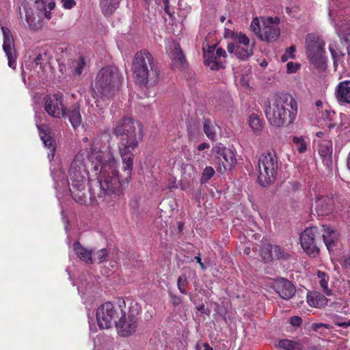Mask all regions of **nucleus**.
Returning <instances> with one entry per match:
<instances>
[{
  "instance_id": "f257e3e1",
  "label": "nucleus",
  "mask_w": 350,
  "mask_h": 350,
  "mask_svg": "<svg viewBox=\"0 0 350 350\" xmlns=\"http://www.w3.org/2000/svg\"><path fill=\"white\" fill-rule=\"evenodd\" d=\"M114 133L120 138L118 150L126 174L124 179L119 176L118 162L111 150H100L98 146V139L90 142L89 139L85 137L83 138L84 148L73 159L66 180L63 178V172L60 168L57 172L51 170L57 197L59 193L66 191L68 188L77 202L85 204L88 200L85 190L88 181L91 183L90 198L97 203L106 202L110 204L123 194L131 178L133 151L142 139V131L137 122L124 118L114 129Z\"/></svg>"
},
{
  "instance_id": "f03ea898",
  "label": "nucleus",
  "mask_w": 350,
  "mask_h": 350,
  "mask_svg": "<svg viewBox=\"0 0 350 350\" xmlns=\"http://www.w3.org/2000/svg\"><path fill=\"white\" fill-rule=\"evenodd\" d=\"M297 103L287 94H276L266 110L267 118L271 125L281 127L291 124L297 114Z\"/></svg>"
},
{
  "instance_id": "7ed1b4c3",
  "label": "nucleus",
  "mask_w": 350,
  "mask_h": 350,
  "mask_svg": "<svg viewBox=\"0 0 350 350\" xmlns=\"http://www.w3.org/2000/svg\"><path fill=\"white\" fill-rule=\"evenodd\" d=\"M132 71L135 81L141 86L154 85L159 81V71L154 66L153 57L148 51L135 54Z\"/></svg>"
},
{
  "instance_id": "20e7f679",
  "label": "nucleus",
  "mask_w": 350,
  "mask_h": 350,
  "mask_svg": "<svg viewBox=\"0 0 350 350\" xmlns=\"http://www.w3.org/2000/svg\"><path fill=\"white\" fill-rule=\"evenodd\" d=\"M25 20L31 29H38L42 27L43 19L51 18V11L55 8L54 1L46 4L43 0H24L22 3Z\"/></svg>"
},
{
  "instance_id": "39448f33",
  "label": "nucleus",
  "mask_w": 350,
  "mask_h": 350,
  "mask_svg": "<svg viewBox=\"0 0 350 350\" xmlns=\"http://www.w3.org/2000/svg\"><path fill=\"white\" fill-rule=\"evenodd\" d=\"M120 77L116 67L108 66L102 68L98 73L94 85V91L100 99L109 98L118 90Z\"/></svg>"
},
{
  "instance_id": "423d86ee",
  "label": "nucleus",
  "mask_w": 350,
  "mask_h": 350,
  "mask_svg": "<svg viewBox=\"0 0 350 350\" xmlns=\"http://www.w3.org/2000/svg\"><path fill=\"white\" fill-rule=\"evenodd\" d=\"M224 37L231 40L227 46L228 52L231 55L241 60H246L253 55L254 44L245 33L225 27Z\"/></svg>"
},
{
  "instance_id": "0eeeda50",
  "label": "nucleus",
  "mask_w": 350,
  "mask_h": 350,
  "mask_svg": "<svg viewBox=\"0 0 350 350\" xmlns=\"http://www.w3.org/2000/svg\"><path fill=\"white\" fill-rule=\"evenodd\" d=\"M280 20L278 17L254 18L251 23V29L262 41L273 42L280 35L279 27Z\"/></svg>"
},
{
  "instance_id": "6e6552de",
  "label": "nucleus",
  "mask_w": 350,
  "mask_h": 350,
  "mask_svg": "<svg viewBox=\"0 0 350 350\" xmlns=\"http://www.w3.org/2000/svg\"><path fill=\"white\" fill-rule=\"evenodd\" d=\"M278 168V161L273 152L262 154L258 159L259 174L258 180L262 187H267L275 179Z\"/></svg>"
},
{
  "instance_id": "1a4fd4ad",
  "label": "nucleus",
  "mask_w": 350,
  "mask_h": 350,
  "mask_svg": "<svg viewBox=\"0 0 350 350\" xmlns=\"http://www.w3.org/2000/svg\"><path fill=\"white\" fill-rule=\"evenodd\" d=\"M329 16L340 43L347 45V52L350 55V16L345 17L343 11L334 9L329 10Z\"/></svg>"
},
{
  "instance_id": "9d476101",
  "label": "nucleus",
  "mask_w": 350,
  "mask_h": 350,
  "mask_svg": "<svg viewBox=\"0 0 350 350\" xmlns=\"http://www.w3.org/2000/svg\"><path fill=\"white\" fill-rule=\"evenodd\" d=\"M122 314V308L120 305L107 301L102 304L96 310V317L100 328L108 329Z\"/></svg>"
},
{
  "instance_id": "9b49d317",
  "label": "nucleus",
  "mask_w": 350,
  "mask_h": 350,
  "mask_svg": "<svg viewBox=\"0 0 350 350\" xmlns=\"http://www.w3.org/2000/svg\"><path fill=\"white\" fill-rule=\"evenodd\" d=\"M305 48L306 56L312 64L317 66L323 62L325 42L319 36L308 33L306 37Z\"/></svg>"
},
{
  "instance_id": "f8f14e48",
  "label": "nucleus",
  "mask_w": 350,
  "mask_h": 350,
  "mask_svg": "<svg viewBox=\"0 0 350 350\" xmlns=\"http://www.w3.org/2000/svg\"><path fill=\"white\" fill-rule=\"evenodd\" d=\"M319 240H320V230L315 226L306 228L300 235L301 247L310 257L315 258L319 253L317 245Z\"/></svg>"
},
{
  "instance_id": "ddd939ff",
  "label": "nucleus",
  "mask_w": 350,
  "mask_h": 350,
  "mask_svg": "<svg viewBox=\"0 0 350 350\" xmlns=\"http://www.w3.org/2000/svg\"><path fill=\"white\" fill-rule=\"evenodd\" d=\"M215 154L217 162L219 165V171L224 173L226 170H230L237 163V158L234 152L221 144H216L212 149Z\"/></svg>"
},
{
  "instance_id": "4468645a",
  "label": "nucleus",
  "mask_w": 350,
  "mask_h": 350,
  "mask_svg": "<svg viewBox=\"0 0 350 350\" xmlns=\"http://www.w3.org/2000/svg\"><path fill=\"white\" fill-rule=\"evenodd\" d=\"M204 62L206 66L210 67L211 70H219L224 67L223 62L219 59L220 57H226V51L221 48H216L215 45L208 46L207 48L204 46Z\"/></svg>"
},
{
  "instance_id": "2eb2a0df",
  "label": "nucleus",
  "mask_w": 350,
  "mask_h": 350,
  "mask_svg": "<svg viewBox=\"0 0 350 350\" xmlns=\"http://www.w3.org/2000/svg\"><path fill=\"white\" fill-rule=\"evenodd\" d=\"M44 109L51 116L59 118L66 115L63 105V96L60 94L47 95L44 97Z\"/></svg>"
},
{
  "instance_id": "dca6fc26",
  "label": "nucleus",
  "mask_w": 350,
  "mask_h": 350,
  "mask_svg": "<svg viewBox=\"0 0 350 350\" xmlns=\"http://www.w3.org/2000/svg\"><path fill=\"white\" fill-rule=\"evenodd\" d=\"M269 286L280 297L285 300H289L295 294L296 288L294 284L284 278L271 280Z\"/></svg>"
},
{
  "instance_id": "f3484780",
  "label": "nucleus",
  "mask_w": 350,
  "mask_h": 350,
  "mask_svg": "<svg viewBox=\"0 0 350 350\" xmlns=\"http://www.w3.org/2000/svg\"><path fill=\"white\" fill-rule=\"evenodd\" d=\"M118 321H116L115 325L118 334L122 337H126L136 331L137 326V319L133 315L126 316L122 311Z\"/></svg>"
},
{
  "instance_id": "a211bd4d",
  "label": "nucleus",
  "mask_w": 350,
  "mask_h": 350,
  "mask_svg": "<svg viewBox=\"0 0 350 350\" xmlns=\"http://www.w3.org/2000/svg\"><path fill=\"white\" fill-rule=\"evenodd\" d=\"M1 30L3 36V49L8 57L9 67L14 69L16 66V54L13 37L8 28L1 27Z\"/></svg>"
},
{
  "instance_id": "6ab92c4d",
  "label": "nucleus",
  "mask_w": 350,
  "mask_h": 350,
  "mask_svg": "<svg viewBox=\"0 0 350 350\" xmlns=\"http://www.w3.org/2000/svg\"><path fill=\"white\" fill-rule=\"evenodd\" d=\"M36 126L44 146L48 148L49 150L48 152V158L51 161L53 159L55 156L56 150L55 142L54 139L50 136L49 127L46 125H39L38 123H36Z\"/></svg>"
},
{
  "instance_id": "aec40b11",
  "label": "nucleus",
  "mask_w": 350,
  "mask_h": 350,
  "mask_svg": "<svg viewBox=\"0 0 350 350\" xmlns=\"http://www.w3.org/2000/svg\"><path fill=\"white\" fill-rule=\"evenodd\" d=\"M167 53L172 59L173 64L177 68H183L186 63L180 45L174 42H169L166 46Z\"/></svg>"
},
{
  "instance_id": "412c9836",
  "label": "nucleus",
  "mask_w": 350,
  "mask_h": 350,
  "mask_svg": "<svg viewBox=\"0 0 350 350\" xmlns=\"http://www.w3.org/2000/svg\"><path fill=\"white\" fill-rule=\"evenodd\" d=\"M320 230V237H322L323 241L329 251L333 250L338 240V233L333 228L327 226H322Z\"/></svg>"
},
{
  "instance_id": "4be33fe9",
  "label": "nucleus",
  "mask_w": 350,
  "mask_h": 350,
  "mask_svg": "<svg viewBox=\"0 0 350 350\" xmlns=\"http://www.w3.org/2000/svg\"><path fill=\"white\" fill-rule=\"evenodd\" d=\"M315 209L319 215H328L332 213L334 209L333 199L327 196L317 197L316 198Z\"/></svg>"
},
{
  "instance_id": "5701e85b",
  "label": "nucleus",
  "mask_w": 350,
  "mask_h": 350,
  "mask_svg": "<svg viewBox=\"0 0 350 350\" xmlns=\"http://www.w3.org/2000/svg\"><path fill=\"white\" fill-rule=\"evenodd\" d=\"M85 65L86 63L85 59L82 57H79L74 59H70L66 71L68 75L70 76L79 77L85 68Z\"/></svg>"
},
{
  "instance_id": "b1692460",
  "label": "nucleus",
  "mask_w": 350,
  "mask_h": 350,
  "mask_svg": "<svg viewBox=\"0 0 350 350\" xmlns=\"http://www.w3.org/2000/svg\"><path fill=\"white\" fill-rule=\"evenodd\" d=\"M336 97L339 103H350V81H343L338 84Z\"/></svg>"
},
{
  "instance_id": "393cba45",
  "label": "nucleus",
  "mask_w": 350,
  "mask_h": 350,
  "mask_svg": "<svg viewBox=\"0 0 350 350\" xmlns=\"http://www.w3.org/2000/svg\"><path fill=\"white\" fill-rule=\"evenodd\" d=\"M328 299L322 294L318 292H312L308 295L307 302L315 308H321L327 304Z\"/></svg>"
},
{
  "instance_id": "a878e982",
  "label": "nucleus",
  "mask_w": 350,
  "mask_h": 350,
  "mask_svg": "<svg viewBox=\"0 0 350 350\" xmlns=\"http://www.w3.org/2000/svg\"><path fill=\"white\" fill-rule=\"evenodd\" d=\"M319 153L323 159V162L331 163L332 155V142L330 140L322 141L319 146Z\"/></svg>"
},
{
  "instance_id": "bb28decb",
  "label": "nucleus",
  "mask_w": 350,
  "mask_h": 350,
  "mask_svg": "<svg viewBox=\"0 0 350 350\" xmlns=\"http://www.w3.org/2000/svg\"><path fill=\"white\" fill-rule=\"evenodd\" d=\"M74 251L81 260L86 263L93 262V259L92 258V250L84 247L79 243V242H76L74 244Z\"/></svg>"
},
{
  "instance_id": "cd10ccee",
  "label": "nucleus",
  "mask_w": 350,
  "mask_h": 350,
  "mask_svg": "<svg viewBox=\"0 0 350 350\" xmlns=\"http://www.w3.org/2000/svg\"><path fill=\"white\" fill-rule=\"evenodd\" d=\"M120 0H100L101 11L105 16H109L118 8Z\"/></svg>"
},
{
  "instance_id": "c85d7f7f",
  "label": "nucleus",
  "mask_w": 350,
  "mask_h": 350,
  "mask_svg": "<svg viewBox=\"0 0 350 350\" xmlns=\"http://www.w3.org/2000/svg\"><path fill=\"white\" fill-rule=\"evenodd\" d=\"M308 142L303 136H293L292 138V146L299 153H304L308 148Z\"/></svg>"
},
{
  "instance_id": "c756f323",
  "label": "nucleus",
  "mask_w": 350,
  "mask_h": 350,
  "mask_svg": "<svg viewBox=\"0 0 350 350\" xmlns=\"http://www.w3.org/2000/svg\"><path fill=\"white\" fill-rule=\"evenodd\" d=\"M77 289L79 293L81 294V298L83 299V304L85 305V307L88 310H90L92 308V304L94 301V297H91L90 300L85 297V294L89 293L90 287H88L87 285L84 286L83 282H81L78 286Z\"/></svg>"
},
{
  "instance_id": "7c9ffc66",
  "label": "nucleus",
  "mask_w": 350,
  "mask_h": 350,
  "mask_svg": "<svg viewBox=\"0 0 350 350\" xmlns=\"http://www.w3.org/2000/svg\"><path fill=\"white\" fill-rule=\"evenodd\" d=\"M68 116V120L74 129L78 128L81 124V116L78 107H74L72 110L66 113L65 116Z\"/></svg>"
},
{
  "instance_id": "2f4dec72",
  "label": "nucleus",
  "mask_w": 350,
  "mask_h": 350,
  "mask_svg": "<svg viewBox=\"0 0 350 350\" xmlns=\"http://www.w3.org/2000/svg\"><path fill=\"white\" fill-rule=\"evenodd\" d=\"M278 346L284 350H301V345L299 342L288 339L279 340Z\"/></svg>"
},
{
  "instance_id": "473e14b6",
  "label": "nucleus",
  "mask_w": 350,
  "mask_h": 350,
  "mask_svg": "<svg viewBox=\"0 0 350 350\" xmlns=\"http://www.w3.org/2000/svg\"><path fill=\"white\" fill-rule=\"evenodd\" d=\"M204 131L208 139L215 141L216 139V126L211 120L204 122Z\"/></svg>"
},
{
  "instance_id": "72a5a7b5",
  "label": "nucleus",
  "mask_w": 350,
  "mask_h": 350,
  "mask_svg": "<svg viewBox=\"0 0 350 350\" xmlns=\"http://www.w3.org/2000/svg\"><path fill=\"white\" fill-rule=\"evenodd\" d=\"M317 276L319 278V284L321 287L322 288L323 292L327 295H332V291L329 289L328 288V280L329 277L326 275V274L321 271H319L317 273Z\"/></svg>"
},
{
  "instance_id": "f704fd0d",
  "label": "nucleus",
  "mask_w": 350,
  "mask_h": 350,
  "mask_svg": "<svg viewBox=\"0 0 350 350\" xmlns=\"http://www.w3.org/2000/svg\"><path fill=\"white\" fill-rule=\"evenodd\" d=\"M249 125L254 131H259L262 129L261 121L256 114H252L250 116Z\"/></svg>"
},
{
  "instance_id": "c9c22d12",
  "label": "nucleus",
  "mask_w": 350,
  "mask_h": 350,
  "mask_svg": "<svg viewBox=\"0 0 350 350\" xmlns=\"http://www.w3.org/2000/svg\"><path fill=\"white\" fill-rule=\"evenodd\" d=\"M215 174L214 169L211 166H206L202 172L200 182L202 184L207 183Z\"/></svg>"
},
{
  "instance_id": "e433bc0d",
  "label": "nucleus",
  "mask_w": 350,
  "mask_h": 350,
  "mask_svg": "<svg viewBox=\"0 0 350 350\" xmlns=\"http://www.w3.org/2000/svg\"><path fill=\"white\" fill-rule=\"evenodd\" d=\"M49 59L50 55L47 54L45 51H43L37 55L34 61L36 65H40V66H42L44 63H47Z\"/></svg>"
},
{
  "instance_id": "4c0bfd02",
  "label": "nucleus",
  "mask_w": 350,
  "mask_h": 350,
  "mask_svg": "<svg viewBox=\"0 0 350 350\" xmlns=\"http://www.w3.org/2000/svg\"><path fill=\"white\" fill-rule=\"evenodd\" d=\"M333 322L335 325L342 327H348L350 326V320H344L340 316H335L333 318Z\"/></svg>"
},
{
  "instance_id": "58836bf2",
  "label": "nucleus",
  "mask_w": 350,
  "mask_h": 350,
  "mask_svg": "<svg viewBox=\"0 0 350 350\" xmlns=\"http://www.w3.org/2000/svg\"><path fill=\"white\" fill-rule=\"evenodd\" d=\"M187 283V279L185 275H180L178 278L177 281V286L180 292L183 294H186L187 292L185 289L184 288V286L186 285Z\"/></svg>"
},
{
  "instance_id": "ea45409f",
  "label": "nucleus",
  "mask_w": 350,
  "mask_h": 350,
  "mask_svg": "<svg viewBox=\"0 0 350 350\" xmlns=\"http://www.w3.org/2000/svg\"><path fill=\"white\" fill-rule=\"evenodd\" d=\"M107 256V250L101 249V250H98L96 253V257L98 258V262L99 263L103 262L105 260Z\"/></svg>"
},
{
  "instance_id": "a19ab883",
  "label": "nucleus",
  "mask_w": 350,
  "mask_h": 350,
  "mask_svg": "<svg viewBox=\"0 0 350 350\" xmlns=\"http://www.w3.org/2000/svg\"><path fill=\"white\" fill-rule=\"evenodd\" d=\"M170 297L171 302L174 306H178L182 303V299L180 297L176 296L172 293H170Z\"/></svg>"
},
{
  "instance_id": "79ce46f5",
  "label": "nucleus",
  "mask_w": 350,
  "mask_h": 350,
  "mask_svg": "<svg viewBox=\"0 0 350 350\" xmlns=\"http://www.w3.org/2000/svg\"><path fill=\"white\" fill-rule=\"evenodd\" d=\"M290 323L293 326L299 327L302 323V319L298 316H294L291 318Z\"/></svg>"
},
{
  "instance_id": "37998d69",
  "label": "nucleus",
  "mask_w": 350,
  "mask_h": 350,
  "mask_svg": "<svg viewBox=\"0 0 350 350\" xmlns=\"http://www.w3.org/2000/svg\"><path fill=\"white\" fill-rule=\"evenodd\" d=\"M62 2L63 7L68 10L72 8L76 5L75 0H62Z\"/></svg>"
},
{
  "instance_id": "c03bdc74",
  "label": "nucleus",
  "mask_w": 350,
  "mask_h": 350,
  "mask_svg": "<svg viewBox=\"0 0 350 350\" xmlns=\"http://www.w3.org/2000/svg\"><path fill=\"white\" fill-rule=\"evenodd\" d=\"M286 68L288 73H293L297 70L299 66L295 64L293 62H290L287 63Z\"/></svg>"
},
{
  "instance_id": "a18cd8bd",
  "label": "nucleus",
  "mask_w": 350,
  "mask_h": 350,
  "mask_svg": "<svg viewBox=\"0 0 350 350\" xmlns=\"http://www.w3.org/2000/svg\"><path fill=\"white\" fill-rule=\"evenodd\" d=\"M329 50L330 51V53L332 55V59L334 62V63L336 62L337 60V57H338V53L336 50V46L334 44H329Z\"/></svg>"
},
{
  "instance_id": "49530a36",
  "label": "nucleus",
  "mask_w": 350,
  "mask_h": 350,
  "mask_svg": "<svg viewBox=\"0 0 350 350\" xmlns=\"http://www.w3.org/2000/svg\"><path fill=\"white\" fill-rule=\"evenodd\" d=\"M295 52V46H291L288 49L286 50V53L290 57V59H294L295 55L294 53Z\"/></svg>"
},
{
  "instance_id": "de8ad7c7",
  "label": "nucleus",
  "mask_w": 350,
  "mask_h": 350,
  "mask_svg": "<svg viewBox=\"0 0 350 350\" xmlns=\"http://www.w3.org/2000/svg\"><path fill=\"white\" fill-rule=\"evenodd\" d=\"M208 148H209V144L206 142H203L199 144L198 149V150L201 151Z\"/></svg>"
},
{
  "instance_id": "09e8293b",
  "label": "nucleus",
  "mask_w": 350,
  "mask_h": 350,
  "mask_svg": "<svg viewBox=\"0 0 350 350\" xmlns=\"http://www.w3.org/2000/svg\"><path fill=\"white\" fill-rule=\"evenodd\" d=\"M195 259L196 260L197 262L200 265V267L202 269H205V266H204V263L201 260L200 256L198 255V256H196Z\"/></svg>"
},
{
  "instance_id": "8fccbe9b",
  "label": "nucleus",
  "mask_w": 350,
  "mask_h": 350,
  "mask_svg": "<svg viewBox=\"0 0 350 350\" xmlns=\"http://www.w3.org/2000/svg\"><path fill=\"white\" fill-rule=\"evenodd\" d=\"M164 4H165V11L166 13H167L168 14H170V12H169V1L168 0H165L164 1Z\"/></svg>"
},
{
  "instance_id": "3c124183",
  "label": "nucleus",
  "mask_w": 350,
  "mask_h": 350,
  "mask_svg": "<svg viewBox=\"0 0 350 350\" xmlns=\"http://www.w3.org/2000/svg\"><path fill=\"white\" fill-rule=\"evenodd\" d=\"M262 258H263V259H264L265 260L268 261V260H271V255L269 254V252H268V253H266V254H265V256H262Z\"/></svg>"
},
{
  "instance_id": "603ef678",
  "label": "nucleus",
  "mask_w": 350,
  "mask_h": 350,
  "mask_svg": "<svg viewBox=\"0 0 350 350\" xmlns=\"http://www.w3.org/2000/svg\"><path fill=\"white\" fill-rule=\"evenodd\" d=\"M204 350H213V348L207 343H204L202 345Z\"/></svg>"
},
{
  "instance_id": "864d4df0",
  "label": "nucleus",
  "mask_w": 350,
  "mask_h": 350,
  "mask_svg": "<svg viewBox=\"0 0 350 350\" xmlns=\"http://www.w3.org/2000/svg\"><path fill=\"white\" fill-rule=\"evenodd\" d=\"M288 59H290V57L286 53L282 56V62H286Z\"/></svg>"
},
{
  "instance_id": "5fc2aeb1",
  "label": "nucleus",
  "mask_w": 350,
  "mask_h": 350,
  "mask_svg": "<svg viewBox=\"0 0 350 350\" xmlns=\"http://www.w3.org/2000/svg\"><path fill=\"white\" fill-rule=\"evenodd\" d=\"M271 250H273L275 252L280 251V248L278 245L271 246Z\"/></svg>"
},
{
  "instance_id": "6e6d98bb",
  "label": "nucleus",
  "mask_w": 350,
  "mask_h": 350,
  "mask_svg": "<svg viewBox=\"0 0 350 350\" xmlns=\"http://www.w3.org/2000/svg\"><path fill=\"white\" fill-rule=\"evenodd\" d=\"M110 265L113 269H115L118 267V262L116 261H111Z\"/></svg>"
},
{
  "instance_id": "4d7b16f0",
  "label": "nucleus",
  "mask_w": 350,
  "mask_h": 350,
  "mask_svg": "<svg viewBox=\"0 0 350 350\" xmlns=\"http://www.w3.org/2000/svg\"><path fill=\"white\" fill-rule=\"evenodd\" d=\"M89 324H90V334H92L93 332H96V329L95 327L91 324L90 322H89Z\"/></svg>"
},
{
  "instance_id": "13d9d810",
  "label": "nucleus",
  "mask_w": 350,
  "mask_h": 350,
  "mask_svg": "<svg viewBox=\"0 0 350 350\" xmlns=\"http://www.w3.org/2000/svg\"><path fill=\"white\" fill-rule=\"evenodd\" d=\"M323 105V103L321 100H319L316 102V106L318 107H321Z\"/></svg>"
},
{
  "instance_id": "bf43d9fd",
  "label": "nucleus",
  "mask_w": 350,
  "mask_h": 350,
  "mask_svg": "<svg viewBox=\"0 0 350 350\" xmlns=\"http://www.w3.org/2000/svg\"><path fill=\"white\" fill-rule=\"evenodd\" d=\"M63 221H64V224H65V229H66V230H67V228H68V226H67V224H68V220H67V219H66L64 217H63Z\"/></svg>"
},
{
  "instance_id": "052dcab7",
  "label": "nucleus",
  "mask_w": 350,
  "mask_h": 350,
  "mask_svg": "<svg viewBox=\"0 0 350 350\" xmlns=\"http://www.w3.org/2000/svg\"><path fill=\"white\" fill-rule=\"evenodd\" d=\"M316 135L318 136L319 137H321L323 135V132H318V133H316Z\"/></svg>"
},
{
  "instance_id": "680f3d73",
  "label": "nucleus",
  "mask_w": 350,
  "mask_h": 350,
  "mask_svg": "<svg viewBox=\"0 0 350 350\" xmlns=\"http://www.w3.org/2000/svg\"><path fill=\"white\" fill-rule=\"evenodd\" d=\"M327 327V326L325 324H322V323H320L319 325H317V327Z\"/></svg>"
},
{
  "instance_id": "e2e57ef3",
  "label": "nucleus",
  "mask_w": 350,
  "mask_h": 350,
  "mask_svg": "<svg viewBox=\"0 0 350 350\" xmlns=\"http://www.w3.org/2000/svg\"><path fill=\"white\" fill-rule=\"evenodd\" d=\"M219 20L221 22L224 23L226 20V18L224 16H221Z\"/></svg>"
},
{
  "instance_id": "0e129e2a",
  "label": "nucleus",
  "mask_w": 350,
  "mask_h": 350,
  "mask_svg": "<svg viewBox=\"0 0 350 350\" xmlns=\"http://www.w3.org/2000/svg\"><path fill=\"white\" fill-rule=\"evenodd\" d=\"M19 15H20V17L22 18L23 16V13H22V10H21V8L19 9Z\"/></svg>"
},
{
  "instance_id": "69168bd1",
  "label": "nucleus",
  "mask_w": 350,
  "mask_h": 350,
  "mask_svg": "<svg viewBox=\"0 0 350 350\" xmlns=\"http://www.w3.org/2000/svg\"><path fill=\"white\" fill-rule=\"evenodd\" d=\"M204 305H202L200 306L199 308H198V310H202V309H204Z\"/></svg>"
},
{
  "instance_id": "338daca9",
  "label": "nucleus",
  "mask_w": 350,
  "mask_h": 350,
  "mask_svg": "<svg viewBox=\"0 0 350 350\" xmlns=\"http://www.w3.org/2000/svg\"><path fill=\"white\" fill-rule=\"evenodd\" d=\"M283 256H284V255L282 253H280V254L277 255L278 258H281V257H283Z\"/></svg>"
},
{
  "instance_id": "774afa93",
  "label": "nucleus",
  "mask_w": 350,
  "mask_h": 350,
  "mask_svg": "<svg viewBox=\"0 0 350 350\" xmlns=\"http://www.w3.org/2000/svg\"><path fill=\"white\" fill-rule=\"evenodd\" d=\"M96 340H95V339H94V349L96 347Z\"/></svg>"
}]
</instances>
